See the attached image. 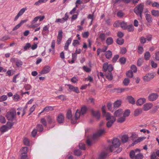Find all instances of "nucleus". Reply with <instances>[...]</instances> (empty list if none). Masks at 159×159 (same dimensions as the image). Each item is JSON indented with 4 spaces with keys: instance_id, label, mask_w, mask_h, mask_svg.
Segmentation results:
<instances>
[{
    "instance_id": "39",
    "label": "nucleus",
    "mask_w": 159,
    "mask_h": 159,
    "mask_svg": "<svg viewBox=\"0 0 159 159\" xmlns=\"http://www.w3.org/2000/svg\"><path fill=\"white\" fill-rule=\"evenodd\" d=\"M124 40L121 38H118L116 40L117 43L120 45H122L124 43Z\"/></svg>"
},
{
    "instance_id": "10",
    "label": "nucleus",
    "mask_w": 159,
    "mask_h": 159,
    "mask_svg": "<svg viewBox=\"0 0 159 159\" xmlns=\"http://www.w3.org/2000/svg\"><path fill=\"white\" fill-rule=\"evenodd\" d=\"M63 32L62 30H60L58 32L57 39V43L59 44L61 43L62 38Z\"/></svg>"
},
{
    "instance_id": "8",
    "label": "nucleus",
    "mask_w": 159,
    "mask_h": 159,
    "mask_svg": "<svg viewBox=\"0 0 159 159\" xmlns=\"http://www.w3.org/2000/svg\"><path fill=\"white\" fill-rule=\"evenodd\" d=\"M105 133V132L104 129H100L98 130L96 133L93 135V138L94 139H96L101 135L104 134Z\"/></svg>"
},
{
    "instance_id": "28",
    "label": "nucleus",
    "mask_w": 159,
    "mask_h": 159,
    "mask_svg": "<svg viewBox=\"0 0 159 159\" xmlns=\"http://www.w3.org/2000/svg\"><path fill=\"white\" fill-rule=\"evenodd\" d=\"M146 19L148 22L151 23L152 21V17L151 15L147 14L145 16Z\"/></svg>"
},
{
    "instance_id": "35",
    "label": "nucleus",
    "mask_w": 159,
    "mask_h": 159,
    "mask_svg": "<svg viewBox=\"0 0 159 159\" xmlns=\"http://www.w3.org/2000/svg\"><path fill=\"white\" fill-rule=\"evenodd\" d=\"M80 111L79 110H77L76 111L75 114V120L76 121V120H78L80 117Z\"/></svg>"
},
{
    "instance_id": "56",
    "label": "nucleus",
    "mask_w": 159,
    "mask_h": 159,
    "mask_svg": "<svg viewBox=\"0 0 159 159\" xmlns=\"http://www.w3.org/2000/svg\"><path fill=\"white\" fill-rule=\"evenodd\" d=\"M126 75L130 78H132L133 76V73L132 71L129 70L126 73Z\"/></svg>"
},
{
    "instance_id": "43",
    "label": "nucleus",
    "mask_w": 159,
    "mask_h": 159,
    "mask_svg": "<svg viewBox=\"0 0 159 159\" xmlns=\"http://www.w3.org/2000/svg\"><path fill=\"white\" fill-rule=\"evenodd\" d=\"M125 117L123 116L122 117H120L117 120V122L119 123H122L125 121Z\"/></svg>"
},
{
    "instance_id": "3",
    "label": "nucleus",
    "mask_w": 159,
    "mask_h": 159,
    "mask_svg": "<svg viewBox=\"0 0 159 159\" xmlns=\"http://www.w3.org/2000/svg\"><path fill=\"white\" fill-rule=\"evenodd\" d=\"M112 144L113 146H110L109 148V149L111 152L113 151L114 148H116L119 147L120 144V141L117 138L114 139L113 140Z\"/></svg>"
},
{
    "instance_id": "33",
    "label": "nucleus",
    "mask_w": 159,
    "mask_h": 159,
    "mask_svg": "<svg viewBox=\"0 0 159 159\" xmlns=\"http://www.w3.org/2000/svg\"><path fill=\"white\" fill-rule=\"evenodd\" d=\"M16 66L18 67H20L23 65L22 62L20 60H17L15 62Z\"/></svg>"
},
{
    "instance_id": "27",
    "label": "nucleus",
    "mask_w": 159,
    "mask_h": 159,
    "mask_svg": "<svg viewBox=\"0 0 159 159\" xmlns=\"http://www.w3.org/2000/svg\"><path fill=\"white\" fill-rule=\"evenodd\" d=\"M49 32L48 28V27L46 25L44 26L43 28L42 34L43 35H45L46 33L48 34Z\"/></svg>"
},
{
    "instance_id": "13",
    "label": "nucleus",
    "mask_w": 159,
    "mask_h": 159,
    "mask_svg": "<svg viewBox=\"0 0 159 159\" xmlns=\"http://www.w3.org/2000/svg\"><path fill=\"white\" fill-rule=\"evenodd\" d=\"M72 112L70 110H68L67 111L66 114L67 118L68 119H71V122L73 124H75L76 123L75 121H74L73 119L72 118Z\"/></svg>"
},
{
    "instance_id": "55",
    "label": "nucleus",
    "mask_w": 159,
    "mask_h": 159,
    "mask_svg": "<svg viewBox=\"0 0 159 159\" xmlns=\"http://www.w3.org/2000/svg\"><path fill=\"white\" fill-rule=\"evenodd\" d=\"M56 98H58L59 99L64 101L66 100V97L65 95H62L57 96Z\"/></svg>"
},
{
    "instance_id": "62",
    "label": "nucleus",
    "mask_w": 159,
    "mask_h": 159,
    "mask_svg": "<svg viewBox=\"0 0 159 159\" xmlns=\"http://www.w3.org/2000/svg\"><path fill=\"white\" fill-rule=\"evenodd\" d=\"M36 106L35 105H33V106L30 108L29 110L30 113L28 115L29 116L30 115L31 113H32L33 111H34L36 108Z\"/></svg>"
},
{
    "instance_id": "25",
    "label": "nucleus",
    "mask_w": 159,
    "mask_h": 159,
    "mask_svg": "<svg viewBox=\"0 0 159 159\" xmlns=\"http://www.w3.org/2000/svg\"><path fill=\"white\" fill-rule=\"evenodd\" d=\"M106 37V34L104 33H101L99 34V38L102 41H103L105 40Z\"/></svg>"
},
{
    "instance_id": "26",
    "label": "nucleus",
    "mask_w": 159,
    "mask_h": 159,
    "mask_svg": "<svg viewBox=\"0 0 159 159\" xmlns=\"http://www.w3.org/2000/svg\"><path fill=\"white\" fill-rule=\"evenodd\" d=\"M113 42V39L111 37H108L106 40V43L107 45H110L112 44Z\"/></svg>"
},
{
    "instance_id": "49",
    "label": "nucleus",
    "mask_w": 159,
    "mask_h": 159,
    "mask_svg": "<svg viewBox=\"0 0 159 159\" xmlns=\"http://www.w3.org/2000/svg\"><path fill=\"white\" fill-rule=\"evenodd\" d=\"M31 47V44L30 43H26L24 47V49L25 50H27L29 48Z\"/></svg>"
},
{
    "instance_id": "15",
    "label": "nucleus",
    "mask_w": 159,
    "mask_h": 159,
    "mask_svg": "<svg viewBox=\"0 0 159 159\" xmlns=\"http://www.w3.org/2000/svg\"><path fill=\"white\" fill-rule=\"evenodd\" d=\"M67 86L71 91L77 93H80V91L78 87H74L73 86L70 84H68Z\"/></svg>"
},
{
    "instance_id": "42",
    "label": "nucleus",
    "mask_w": 159,
    "mask_h": 159,
    "mask_svg": "<svg viewBox=\"0 0 159 159\" xmlns=\"http://www.w3.org/2000/svg\"><path fill=\"white\" fill-rule=\"evenodd\" d=\"M81 151L79 149H76L74 151V154L75 155L77 156H80L81 154Z\"/></svg>"
},
{
    "instance_id": "37",
    "label": "nucleus",
    "mask_w": 159,
    "mask_h": 159,
    "mask_svg": "<svg viewBox=\"0 0 159 159\" xmlns=\"http://www.w3.org/2000/svg\"><path fill=\"white\" fill-rule=\"evenodd\" d=\"M36 128L37 130L40 132H41L43 130V125L41 124H38L37 125Z\"/></svg>"
},
{
    "instance_id": "63",
    "label": "nucleus",
    "mask_w": 159,
    "mask_h": 159,
    "mask_svg": "<svg viewBox=\"0 0 159 159\" xmlns=\"http://www.w3.org/2000/svg\"><path fill=\"white\" fill-rule=\"evenodd\" d=\"M24 143L25 145L28 146L29 144V141L28 139L25 138L23 140Z\"/></svg>"
},
{
    "instance_id": "9",
    "label": "nucleus",
    "mask_w": 159,
    "mask_h": 159,
    "mask_svg": "<svg viewBox=\"0 0 159 159\" xmlns=\"http://www.w3.org/2000/svg\"><path fill=\"white\" fill-rule=\"evenodd\" d=\"M12 126V125L11 122H7V126L3 125L1 128V131L2 132H5L9 129H10Z\"/></svg>"
},
{
    "instance_id": "2",
    "label": "nucleus",
    "mask_w": 159,
    "mask_h": 159,
    "mask_svg": "<svg viewBox=\"0 0 159 159\" xmlns=\"http://www.w3.org/2000/svg\"><path fill=\"white\" fill-rule=\"evenodd\" d=\"M144 5L143 3H141L136 6L134 9V12L137 15H139L142 18V16L144 9Z\"/></svg>"
},
{
    "instance_id": "36",
    "label": "nucleus",
    "mask_w": 159,
    "mask_h": 159,
    "mask_svg": "<svg viewBox=\"0 0 159 159\" xmlns=\"http://www.w3.org/2000/svg\"><path fill=\"white\" fill-rule=\"evenodd\" d=\"M112 56V52L110 51H108L106 52L105 53V56L107 58L109 59L111 58Z\"/></svg>"
},
{
    "instance_id": "14",
    "label": "nucleus",
    "mask_w": 159,
    "mask_h": 159,
    "mask_svg": "<svg viewBox=\"0 0 159 159\" xmlns=\"http://www.w3.org/2000/svg\"><path fill=\"white\" fill-rule=\"evenodd\" d=\"M92 115L98 119H99L100 117V113L99 111H94L93 110L91 111Z\"/></svg>"
},
{
    "instance_id": "7",
    "label": "nucleus",
    "mask_w": 159,
    "mask_h": 159,
    "mask_svg": "<svg viewBox=\"0 0 159 159\" xmlns=\"http://www.w3.org/2000/svg\"><path fill=\"white\" fill-rule=\"evenodd\" d=\"M158 97V95L157 93H151L148 97V100L150 101H153L156 100Z\"/></svg>"
},
{
    "instance_id": "40",
    "label": "nucleus",
    "mask_w": 159,
    "mask_h": 159,
    "mask_svg": "<svg viewBox=\"0 0 159 159\" xmlns=\"http://www.w3.org/2000/svg\"><path fill=\"white\" fill-rule=\"evenodd\" d=\"M28 148L27 147L22 148L21 150V152L22 154H26L28 152Z\"/></svg>"
},
{
    "instance_id": "19",
    "label": "nucleus",
    "mask_w": 159,
    "mask_h": 159,
    "mask_svg": "<svg viewBox=\"0 0 159 159\" xmlns=\"http://www.w3.org/2000/svg\"><path fill=\"white\" fill-rule=\"evenodd\" d=\"M123 112L122 110L119 109L115 112L114 115L116 117H119L122 114Z\"/></svg>"
},
{
    "instance_id": "29",
    "label": "nucleus",
    "mask_w": 159,
    "mask_h": 159,
    "mask_svg": "<svg viewBox=\"0 0 159 159\" xmlns=\"http://www.w3.org/2000/svg\"><path fill=\"white\" fill-rule=\"evenodd\" d=\"M127 26V24L124 21H121L120 27L124 30H126V27Z\"/></svg>"
},
{
    "instance_id": "46",
    "label": "nucleus",
    "mask_w": 159,
    "mask_h": 159,
    "mask_svg": "<svg viewBox=\"0 0 159 159\" xmlns=\"http://www.w3.org/2000/svg\"><path fill=\"white\" fill-rule=\"evenodd\" d=\"M144 50L142 47L139 46L138 48V52L139 54H142Z\"/></svg>"
},
{
    "instance_id": "22",
    "label": "nucleus",
    "mask_w": 159,
    "mask_h": 159,
    "mask_svg": "<svg viewBox=\"0 0 159 159\" xmlns=\"http://www.w3.org/2000/svg\"><path fill=\"white\" fill-rule=\"evenodd\" d=\"M47 120L48 123L51 124L54 122L55 120L53 117L51 116H47Z\"/></svg>"
},
{
    "instance_id": "58",
    "label": "nucleus",
    "mask_w": 159,
    "mask_h": 159,
    "mask_svg": "<svg viewBox=\"0 0 159 159\" xmlns=\"http://www.w3.org/2000/svg\"><path fill=\"white\" fill-rule=\"evenodd\" d=\"M131 70L132 71H133V72L135 73L137 71V68L136 66L134 65H133L131 66Z\"/></svg>"
},
{
    "instance_id": "17",
    "label": "nucleus",
    "mask_w": 159,
    "mask_h": 159,
    "mask_svg": "<svg viewBox=\"0 0 159 159\" xmlns=\"http://www.w3.org/2000/svg\"><path fill=\"white\" fill-rule=\"evenodd\" d=\"M50 67L48 66H45L41 72L43 74H45L48 73L50 70Z\"/></svg>"
},
{
    "instance_id": "52",
    "label": "nucleus",
    "mask_w": 159,
    "mask_h": 159,
    "mask_svg": "<svg viewBox=\"0 0 159 159\" xmlns=\"http://www.w3.org/2000/svg\"><path fill=\"white\" fill-rule=\"evenodd\" d=\"M24 87L26 90H28L31 89L32 86L30 84H26L24 85Z\"/></svg>"
},
{
    "instance_id": "23",
    "label": "nucleus",
    "mask_w": 159,
    "mask_h": 159,
    "mask_svg": "<svg viewBox=\"0 0 159 159\" xmlns=\"http://www.w3.org/2000/svg\"><path fill=\"white\" fill-rule=\"evenodd\" d=\"M142 112V110L141 108H138L136 109L134 111V115L135 116H137L141 114Z\"/></svg>"
},
{
    "instance_id": "16",
    "label": "nucleus",
    "mask_w": 159,
    "mask_h": 159,
    "mask_svg": "<svg viewBox=\"0 0 159 159\" xmlns=\"http://www.w3.org/2000/svg\"><path fill=\"white\" fill-rule=\"evenodd\" d=\"M146 101V99L145 98H141L138 100L136 102V104L138 106H141Z\"/></svg>"
},
{
    "instance_id": "53",
    "label": "nucleus",
    "mask_w": 159,
    "mask_h": 159,
    "mask_svg": "<svg viewBox=\"0 0 159 159\" xmlns=\"http://www.w3.org/2000/svg\"><path fill=\"white\" fill-rule=\"evenodd\" d=\"M83 70L86 72L88 73L91 71V69L86 66H84L83 67Z\"/></svg>"
},
{
    "instance_id": "50",
    "label": "nucleus",
    "mask_w": 159,
    "mask_h": 159,
    "mask_svg": "<svg viewBox=\"0 0 159 159\" xmlns=\"http://www.w3.org/2000/svg\"><path fill=\"white\" fill-rule=\"evenodd\" d=\"M107 78L109 80H111L113 79V76L111 72H109V73L106 75Z\"/></svg>"
},
{
    "instance_id": "48",
    "label": "nucleus",
    "mask_w": 159,
    "mask_h": 159,
    "mask_svg": "<svg viewBox=\"0 0 159 159\" xmlns=\"http://www.w3.org/2000/svg\"><path fill=\"white\" fill-rule=\"evenodd\" d=\"M121 21L117 20L113 24V26L115 27H118L120 26Z\"/></svg>"
},
{
    "instance_id": "32",
    "label": "nucleus",
    "mask_w": 159,
    "mask_h": 159,
    "mask_svg": "<svg viewBox=\"0 0 159 159\" xmlns=\"http://www.w3.org/2000/svg\"><path fill=\"white\" fill-rule=\"evenodd\" d=\"M152 14L156 17H158L159 16V11L154 10H152L151 11Z\"/></svg>"
},
{
    "instance_id": "59",
    "label": "nucleus",
    "mask_w": 159,
    "mask_h": 159,
    "mask_svg": "<svg viewBox=\"0 0 159 159\" xmlns=\"http://www.w3.org/2000/svg\"><path fill=\"white\" fill-rule=\"evenodd\" d=\"M117 15L118 17L122 18L124 16V14L121 11H120L117 13Z\"/></svg>"
},
{
    "instance_id": "5",
    "label": "nucleus",
    "mask_w": 159,
    "mask_h": 159,
    "mask_svg": "<svg viewBox=\"0 0 159 159\" xmlns=\"http://www.w3.org/2000/svg\"><path fill=\"white\" fill-rule=\"evenodd\" d=\"M113 70V67L112 65H108L107 63H105L103 64V70L104 71H108L109 72H111Z\"/></svg>"
},
{
    "instance_id": "51",
    "label": "nucleus",
    "mask_w": 159,
    "mask_h": 159,
    "mask_svg": "<svg viewBox=\"0 0 159 159\" xmlns=\"http://www.w3.org/2000/svg\"><path fill=\"white\" fill-rule=\"evenodd\" d=\"M26 10V8H22L18 14L20 16L23 15Z\"/></svg>"
},
{
    "instance_id": "34",
    "label": "nucleus",
    "mask_w": 159,
    "mask_h": 159,
    "mask_svg": "<svg viewBox=\"0 0 159 159\" xmlns=\"http://www.w3.org/2000/svg\"><path fill=\"white\" fill-rule=\"evenodd\" d=\"M107 155V153L105 152H102L100 154L99 159H104Z\"/></svg>"
},
{
    "instance_id": "12",
    "label": "nucleus",
    "mask_w": 159,
    "mask_h": 159,
    "mask_svg": "<svg viewBox=\"0 0 159 159\" xmlns=\"http://www.w3.org/2000/svg\"><path fill=\"white\" fill-rule=\"evenodd\" d=\"M152 107L153 104L152 103H146L143 105V109L145 111H147L151 109Z\"/></svg>"
},
{
    "instance_id": "44",
    "label": "nucleus",
    "mask_w": 159,
    "mask_h": 159,
    "mask_svg": "<svg viewBox=\"0 0 159 159\" xmlns=\"http://www.w3.org/2000/svg\"><path fill=\"white\" fill-rule=\"evenodd\" d=\"M143 59L142 58L139 59L137 62V65L139 66H142L143 63Z\"/></svg>"
},
{
    "instance_id": "45",
    "label": "nucleus",
    "mask_w": 159,
    "mask_h": 159,
    "mask_svg": "<svg viewBox=\"0 0 159 159\" xmlns=\"http://www.w3.org/2000/svg\"><path fill=\"white\" fill-rule=\"evenodd\" d=\"M123 82L124 85L127 86L130 82V80L127 78H125L123 81Z\"/></svg>"
},
{
    "instance_id": "60",
    "label": "nucleus",
    "mask_w": 159,
    "mask_h": 159,
    "mask_svg": "<svg viewBox=\"0 0 159 159\" xmlns=\"http://www.w3.org/2000/svg\"><path fill=\"white\" fill-rule=\"evenodd\" d=\"M40 121L41 123H42V124L43 125V126H46L47 123L46 120L44 118H43L41 119Z\"/></svg>"
},
{
    "instance_id": "38",
    "label": "nucleus",
    "mask_w": 159,
    "mask_h": 159,
    "mask_svg": "<svg viewBox=\"0 0 159 159\" xmlns=\"http://www.w3.org/2000/svg\"><path fill=\"white\" fill-rule=\"evenodd\" d=\"M126 30H127L128 31L132 32L134 30V28L133 25H130L127 26Z\"/></svg>"
},
{
    "instance_id": "64",
    "label": "nucleus",
    "mask_w": 159,
    "mask_h": 159,
    "mask_svg": "<svg viewBox=\"0 0 159 159\" xmlns=\"http://www.w3.org/2000/svg\"><path fill=\"white\" fill-rule=\"evenodd\" d=\"M146 38L143 36L141 37L140 38V42L142 44L145 43L146 42Z\"/></svg>"
},
{
    "instance_id": "41",
    "label": "nucleus",
    "mask_w": 159,
    "mask_h": 159,
    "mask_svg": "<svg viewBox=\"0 0 159 159\" xmlns=\"http://www.w3.org/2000/svg\"><path fill=\"white\" fill-rule=\"evenodd\" d=\"M150 57V54L149 52H147L145 53L144 59L147 60H149Z\"/></svg>"
},
{
    "instance_id": "11",
    "label": "nucleus",
    "mask_w": 159,
    "mask_h": 159,
    "mask_svg": "<svg viewBox=\"0 0 159 159\" xmlns=\"http://www.w3.org/2000/svg\"><path fill=\"white\" fill-rule=\"evenodd\" d=\"M154 75L152 73L147 74L143 77V80L145 81H148L154 77Z\"/></svg>"
},
{
    "instance_id": "54",
    "label": "nucleus",
    "mask_w": 159,
    "mask_h": 159,
    "mask_svg": "<svg viewBox=\"0 0 159 159\" xmlns=\"http://www.w3.org/2000/svg\"><path fill=\"white\" fill-rule=\"evenodd\" d=\"M79 148L80 149L83 150H85L86 149L85 144L82 143H79Z\"/></svg>"
},
{
    "instance_id": "47",
    "label": "nucleus",
    "mask_w": 159,
    "mask_h": 159,
    "mask_svg": "<svg viewBox=\"0 0 159 159\" xmlns=\"http://www.w3.org/2000/svg\"><path fill=\"white\" fill-rule=\"evenodd\" d=\"M87 108L86 107L84 106L82 107L81 110V112L82 115H84L87 111Z\"/></svg>"
},
{
    "instance_id": "61",
    "label": "nucleus",
    "mask_w": 159,
    "mask_h": 159,
    "mask_svg": "<svg viewBox=\"0 0 159 159\" xmlns=\"http://www.w3.org/2000/svg\"><path fill=\"white\" fill-rule=\"evenodd\" d=\"M119 61L121 64H124L126 62V59L123 57L120 58L119 59Z\"/></svg>"
},
{
    "instance_id": "57",
    "label": "nucleus",
    "mask_w": 159,
    "mask_h": 159,
    "mask_svg": "<svg viewBox=\"0 0 159 159\" xmlns=\"http://www.w3.org/2000/svg\"><path fill=\"white\" fill-rule=\"evenodd\" d=\"M130 111L129 110H126L124 112L123 114V116L125 117L128 116L129 115Z\"/></svg>"
},
{
    "instance_id": "24",
    "label": "nucleus",
    "mask_w": 159,
    "mask_h": 159,
    "mask_svg": "<svg viewBox=\"0 0 159 159\" xmlns=\"http://www.w3.org/2000/svg\"><path fill=\"white\" fill-rule=\"evenodd\" d=\"M129 138L127 135L122 136L121 137V141L123 143H126L128 141Z\"/></svg>"
},
{
    "instance_id": "31",
    "label": "nucleus",
    "mask_w": 159,
    "mask_h": 159,
    "mask_svg": "<svg viewBox=\"0 0 159 159\" xmlns=\"http://www.w3.org/2000/svg\"><path fill=\"white\" fill-rule=\"evenodd\" d=\"M128 100L129 102L132 104H134L135 103V101L134 100V99L132 96H129L128 97Z\"/></svg>"
},
{
    "instance_id": "4",
    "label": "nucleus",
    "mask_w": 159,
    "mask_h": 159,
    "mask_svg": "<svg viewBox=\"0 0 159 159\" xmlns=\"http://www.w3.org/2000/svg\"><path fill=\"white\" fill-rule=\"evenodd\" d=\"M129 156L132 159H142L143 157V155L140 153L135 155V153L133 150H132L130 152Z\"/></svg>"
},
{
    "instance_id": "21",
    "label": "nucleus",
    "mask_w": 159,
    "mask_h": 159,
    "mask_svg": "<svg viewBox=\"0 0 159 159\" xmlns=\"http://www.w3.org/2000/svg\"><path fill=\"white\" fill-rule=\"evenodd\" d=\"M53 110V109L52 107L48 106H47L45 108H44L42 111V112H47L49 111Z\"/></svg>"
},
{
    "instance_id": "6",
    "label": "nucleus",
    "mask_w": 159,
    "mask_h": 159,
    "mask_svg": "<svg viewBox=\"0 0 159 159\" xmlns=\"http://www.w3.org/2000/svg\"><path fill=\"white\" fill-rule=\"evenodd\" d=\"M16 111H11L7 113L6 115V117L7 119L10 120H12L14 119L16 115Z\"/></svg>"
},
{
    "instance_id": "30",
    "label": "nucleus",
    "mask_w": 159,
    "mask_h": 159,
    "mask_svg": "<svg viewBox=\"0 0 159 159\" xmlns=\"http://www.w3.org/2000/svg\"><path fill=\"white\" fill-rule=\"evenodd\" d=\"M120 100H118L116 101L114 103V107L115 108H117L120 106L121 104Z\"/></svg>"
},
{
    "instance_id": "20",
    "label": "nucleus",
    "mask_w": 159,
    "mask_h": 159,
    "mask_svg": "<svg viewBox=\"0 0 159 159\" xmlns=\"http://www.w3.org/2000/svg\"><path fill=\"white\" fill-rule=\"evenodd\" d=\"M145 137H139L138 138L137 140H135L134 143H132V145L133 146L134 145V144L137 143H138L140 142L143 141L146 139Z\"/></svg>"
},
{
    "instance_id": "18",
    "label": "nucleus",
    "mask_w": 159,
    "mask_h": 159,
    "mask_svg": "<svg viewBox=\"0 0 159 159\" xmlns=\"http://www.w3.org/2000/svg\"><path fill=\"white\" fill-rule=\"evenodd\" d=\"M64 117L62 114H59L57 117V120L58 123H61L64 121Z\"/></svg>"
},
{
    "instance_id": "1",
    "label": "nucleus",
    "mask_w": 159,
    "mask_h": 159,
    "mask_svg": "<svg viewBox=\"0 0 159 159\" xmlns=\"http://www.w3.org/2000/svg\"><path fill=\"white\" fill-rule=\"evenodd\" d=\"M105 106H103L102 108V111L103 115L106 117L107 120H109L107 123V127L109 128L111 127L116 120L115 116H111L110 114L108 112H106L105 110Z\"/></svg>"
}]
</instances>
